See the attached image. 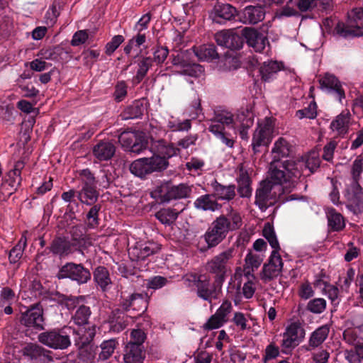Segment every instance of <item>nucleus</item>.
<instances>
[{"label": "nucleus", "mask_w": 363, "mask_h": 363, "mask_svg": "<svg viewBox=\"0 0 363 363\" xmlns=\"http://www.w3.org/2000/svg\"><path fill=\"white\" fill-rule=\"evenodd\" d=\"M79 179L82 183V186H89L96 185V182L94 174L89 169H84L79 171Z\"/></svg>", "instance_id": "nucleus-60"}, {"label": "nucleus", "mask_w": 363, "mask_h": 363, "mask_svg": "<svg viewBox=\"0 0 363 363\" xmlns=\"http://www.w3.org/2000/svg\"><path fill=\"white\" fill-rule=\"evenodd\" d=\"M262 235L267 239L270 246L273 248L272 251L279 252L281 247L273 225L269 223H265L262 230Z\"/></svg>", "instance_id": "nucleus-47"}, {"label": "nucleus", "mask_w": 363, "mask_h": 363, "mask_svg": "<svg viewBox=\"0 0 363 363\" xmlns=\"http://www.w3.org/2000/svg\"><path fill=\"white\" fill-rule=\"evenodd\" d=\"M193 185L181 183L174 185L170 182L162 183L157 186L152 193L155 197H157L160 202H169L171 200L190 198L192 193Z\"/></svg>", "instance_id": "nucleus-6"}, {"label": "nucleus", "mask_w": 363, "mask_h": 363, "mask_svg": "<svg viewBox=\"0 0 363 363\" xmlns=\"http://www.w3.org/2000/svg\"><path fill=\"white\" fill-rule=\"evenodd\" d=\"M101 352L99 354V360L105 361L113 353V339L104 340L100 345Z\"/></svg>", "instance_id": "nucleus-58"}, {"label": "nucleus", "mask_w": 363, "mask_h": 363, "mask_svg": "<svg viewBox=\"0 0 363 363\" xmlns=\"http://www.w3.org/2000/svg\"><path fill=\"white\" fill-rule=\"evenodd\" d=\"M274 118L267 117L262 122L258 123L254 132L251 145L254 154L260 152L262 147L265 148L269 147L274 137Z\"/></svg>", "instance_id": "nucleus-8"}, {"label": "nucleus", "mask_w": 363, "mask_h": 363, "mask_svg": "<svg viewBox=\"0 0 363 363\" xmlns=\"http://www.w3.org/2000/svg\"><path fill=\"white\" fill-rule=\"evenodd\" d=\"M150 150L155 159H160L164 162L162 167L165 170L169 164V159L179 154L180 149L172 143H169L164 139L155 140L151 138Z\"/></svg>", "instance_id": "nucleus-12"}, {"label": "nucleus", "mask_w": 363, "mask_h": 363, "mask_svg": "<svg viewBox=\"0 0 363 363\" xmlns=\"http://www.w3.org/2000/svg\"><path fill=\"white\" fill-rule=\"evenodd\" d=\"M238 125L236 128L239 129L240 138L243 140L248 138L247 130L254 123V113L249 111H242L237 114Z\"/></svg>", "instance_id": "nucleus-28"}, {"label": "nucleus", "mask_w": 363, "mask_h": 363, "mask_svg": "<svg viewBox=\"0 0 363 363\" xmlns=\"http://www.w3.org/2000/svg\"><path fill=\"white\" fill-rule=\"evenodd\" d=\"M211 124H220L225 128L236 129L238 125L237 116L234 118V115L227 110H217L214 112V116L211 120Z\"/></svg>", "instance_id": "nucleus-30"}, {"label": "nucleus", "mask_w": 363, "mask_h": 363, "mask_svg": "<svg viewBox=\"0 0 363 363\" xmlns=\"http://www.w3.org/2000/svg\"><path fill=\"white\" fill-rule=\"evenodd\" d=\"M193 56H194V51L192 52L190 50H186L185 51L181 52L176 56H174L172 59V63L174 65L180 66L182 68H184L191 63L194 62V61L191 59Z\"/></svg>", "instance_id": "nucleus-51"}, {"label": "nucleus", "mask_w": 363, "mask_h": 363, "mask_svg": "<svg viewBox=\"0 0 363 363\" xmlns=\"http://www.w3.org/2000/svg\"><path fill=\"white\" fill-rule=\"evenodd\" d=\"M211 186L213 191L212 194L217 201H230L233 200L236 196L235 184L223 185L214 179L211 182Z\"/></svg>", "instance_id": "nucleus-24"}, {"label": "nucleus", "mask_w": 363, "mask_h": 363, "mask_svg": "<svg viewBox=\"0 0 363 363\" xmlns=\"http://www.w3.org/2000/svg\"><path fill=\"white\" fill-rule=\"evenodd\" d=\"M22 354L36 363H50L53 361L52 352L42 346L28 343L22 348Z\"/></svg>", "instance_id": "nucleus-18"}, {"label": "nucleus", "mask_w": 363, "mask_h": 363, "mask_svg": "<svg viewBox=\"0 0 363 363\" xmlns=\"http://www.w3.org/2000/svg\"><path fill=\"white\" fill-rule=\"evenodd\" d=\"M18 319L20 324L26 328L36 331L43 330L45 328L44 310L40 302L28 306H21Z\"/></svg>", "instance_id": "nucleus-5"}, {"label": "nucleus", "mask_w": 363, "mask_h": 363, "mask_svg": "<svg viewBox=\"0 0 363 363\" xmlns=\"http://www.w3.org/2000/svg\"><path fill=\"white\" fill-rule=\"evenodd\" d=\"M153 60L151 57L141 56L138 60V69L135 76V81L140 82L146 76L149 69L153 65Z\"/></svg>", "instance_id": "nucleus-46"}, {"label": "nucleus", "mask_w": 363, "mask_h": 363, "mask_svg": "<svg viewBox=\"0 0 363 363\" xmlns=\"http://www.w3.org/2000/svg\"><path fill=\"white\" fill-rule=\"evenodd\" d=\"M116 264L118 265V272L123 277L128 278L129 277L134 276L137 274L138 269L128 262H121V263L117 262Z\"/></svg>", "instance_id": "nucleus-63"}, {"label": "nucleus", "mask_w": 363, "mask_h": 363, "mask_svg": "<svg viewBox=\"0 0 363 363\" xmlns=\"http://www.w3.org/2000/svg\"><path fill=\"white\" fill-rule=\"evenodd\" d=\"M77 193L78 199L80 201L87 205L94 204L99 197V192L96 190V184L89 186H82V189Z\"/></svg>", "instance_id": "nucleus-40"}, {"label": "nucleus", "mask_w": 363, "mask_h": 363, "mask_svg": "<svg viewBox=\"0 0 363 363\" xmlns=\"http://www.w3.org/2000/svg\"><path fill=\"white\" fill-rule=\"evenodd\" d=\"M194 55L200 60L211 61L219 59L220 56L214 44L202 45L194 48Z\"/></svg>", "instance_id": "nucleus-36"}, {"label": "nucleus", "mask_w": 363, "mask_h": 363, "mask_svg": "<svg viewBox=\"0 0 363 363\" xmlns=\"http://www.w3.org/2000/svg\"><path fill=\"white\" fill-rule=\"evenodd\" d=\"M56 277L60 280L69 279L81 285L87 283L91 279V274L89 269L82 264L70 262L60 267Z\"/></svg>", "instance_id": "nucleus-10"}, {"label": "nucleus", "mask_w": 363, "mask_h": 363, "mask_svg": "<svg viewBox=\"0 0 363 363\" xmlns=\"http://www.w3.org/2000/svg\"><path fill=\"white\" fill-rule=\"evenodd\" d=\"M350 119L349 111H344L331 122L330 128L333 130H336L339 135L344 136L348 133Z\"/></svg>", "instance_id": "nucleus-32"}, {"label": "nucleus", "mask_w": 363, "mask_h": 363, "mask_svg": "<svg viewBox=\"0 0 363 363\" xmlns=\"http://www.w3.org/2000/svg\"><path fill=\"white\" fill-rule=\"evenodd\" d=\"M121 298L123 300L122 302V304L123 307L127 309L129 307L133 306L135 305V303L136 301H141V302H146L147 299V294H138L135 293L132 294L130 296H128L126 298L123 296V293L121 292Z\"/></svg>", "instance_id": "nucleus-55"}, {"label": "nucleus", "mask_w": 363, "mask_h": 363, "mask_svg": "<svg viewBox=\"0 0 363 363\" xmlns=\"http://www.w3.org/2000/svg\"><path fill=\"white\" fill-rule=\"evenodd\" d=\"M320 162L319 156L316 152H313L308 155L304 165L313 174L319 169Z\"/></svg>", "instance_id": "nucleus-61"}, {"label": "nucleus", "mask_w": 363, "mask_h": 363, "mask_svg": "<svg viewBox=\"0 0 363 363\" xmlns=\"http://www.w3.org/2000/svg\"><path fill=\"white\" fill-rule=\"evenodd\" d=\"M179 211L174 208H163L155 213V218L165 225H172L178 218Z\"/></svg>", "instance_id": "nucleus-39"}, {"label": "nucleus", "mask_w": 363, "mask_h": 363, "mask_svg": "<svg viewBox=\"0 0 363 363\" xmlns=\"http://www.w3.org/2000/svg\"><path fill=\"white\" fill-rule=\"evenodd\" d=\"M363 170V155H358L354 161L353 162L352 166V177L353 179V186L354 189V192L356 193V190H359L360 191L363 190L361 186L359 184V181L361 177V174Z\"/></svg>", "instance_id": "nucleus-44"}, {"label": "nucleus", "mask_w": 363, "mask_h": 363, "mask_svg": "<svg viewBox=\"0 0 363 363\" xmlns=\"http://www.w3.org/2000/svg\"><path fill=\"white\" fill-rule=\"evenodd\" d=\"M238 17L240 21L245 24H257L264 19L265 10L260 5H250L238 13Z\"/></svg>", "instance_id": "nucleus-20"}, {"label": "nucleus", "mask_w": 363, "mask_h": 363, "mask_svg": "<svg viewBox=\"0 0 363 363\" xmlns=\"http://www.w3.org/2000/svg\"><path fill=\"white\" fill-rule=\"evenodd\" d=\"M320 84L322 87L330 89L341 103L342 99L345 97V91L338 79L333 74H326L323 78L320 79Z\"/></svg>", "instance_id": "nucleus-29"}, {"label": "nucleus", "mask_w": 363, "mask_h": 363, "mask_svg": "<svg viewBox=\"0 0 363 363\" xmlns=\"http://www.w3.org/2000/svg\"><path fill=\"white\" fill-rule=\"evenodd\" d=\"M215 40L219 46L233 51L240 50L244 45L242 33L238 34L230 30L216 33Z\"/></svg>", "instance_id": "nucleus-16"}, {"label": "nucleus", "mask_w": 363, "mask_h": 363, "mask_svg": "<svg viewBox=\"0 0 363 363\" xmlns=\"http://www.w3.org/2000/svg\"><path fill=\"white\" fill-rule=\"evenodd\" d=\"M167 127L172 131H188L191 128V122L189 119H186L183 121H169L167 123Z\"/></svg>", "instance_id": "nucleus-62"}, {"label": "nucleus", "mask_w": 363, "mask_h": 363, "mask_svg": "<svg viewBox=\"0 0 363 363\" xmlns=\"http://www.w3.org/2000/svg\"><path fill=\"white\" fill-rule=\"evenodd\" d=\"M281 69V64L277 61L270 60L263 62L259 68V73L262 79L265 82H268Z\"/></svg>", "instance_id": "nucleus-38"}, {"label": "nucleus", "mask_w": 363, "mask_h": 363, "mask_svg": "<svg viewBox=\"0 0 363 363\" xmlns=\"http://www.w3.org/2000/svg\"><path fill=\"white\" fill-rule=\"evenodd\" d=\"M287 335L296 339L297 340H302L305 336V330L300 325L299 323H292L287 326L284 332Z\"/></svg>", "instance_id": "nucleus-57"}, {"label": "nucleus", "mask_w": 363, "mask_h": 363, "mask_svg": "<svg viewBox=\"0 0 363 363\" xmlns=\"http://www.w3.org/2000/svg\"><path fill=\"white\" fill-rule=\"evenodd\" d=\"M283 262L279 252L272 251L267 262L264 263L260 273V277L268 282L277 277L283 268Z\"/></svg>", "instance_id": "nucleus-17"}, {"label": "nucleus", "mask_w": 363, "mask_h": 363, "mask_svg": "<svg viewBox=\"0 0 363 363\" xmlns=\"http://www.w3.org/2000/svg\"><path fill=\"white\" fill-rule=\"evenodd\" d=\"M194 207L199 211L215 212L220 210L222 205L216 201L213 194H206L194 201Z\"/></svg>", "instance_id": "nucleus-27"}, {"label": "nucleus", "mask_w": 363, "mask_h": 363, "mask_svg": "<svg viewBox=\"0 0 363 363\" xmlns=\"http://www.w3.org/2000/svg\"><path fill=\"white\" fill-rule=\"evenodd\" d=\"M262 260L263 259L259 255L253 254L252 252H250L245 257L247 268H251L252 271L254 272L259 268Z\"/></svg>", "instance_id": "nucleus-64"}, {"label": "nucleus", "mask_w": 363, "mask_h": 363, "mask_svg": "<svg viewBox=\"0 0 363 363\" xmlns=\"http://www.w3.org/2000/svg\"><path fill=\"white\" fill-rule=\"evenodd\" d=\"M335 30L345 38L363 36V8L353 9L348 16L347 23L338 22Z\"/></svg>", "instance_id": "nucleus-7"}, {"label": "nucleus", "mask_w": 363, "mask_h": 363, "mask_svg": "<svg viewBox=\"0 0 363 363\" xmlns=\"http://www.w3.org/2000/svg\"><path fill=\"white\" fill-rule=\"evenodd\" d=\"M63 52V48L56 45L48 49H42L37 55L45 60H57Z\"/></svg>", "instance_id": "nucleus-53"}, {"label": "nucleus", "mask_w": 363, "mask_h": 363, "mask_svg": "<svg viewBox=\"0 0 363 363\" xmlns=\"http://www.w3.org/2000/svg\"><path fill=\"white\" fill-rule=\"evenodd\" d=\"M303 164L293 160H285L282 162H270L271 184L281 185L290 182L294 184L302 175Z\"/></svg>", "instance_id": "nucleus-3"}, {"label": "nucleus", "mask_w": 363, "mask_h": 363, "mask_svg": "<svg viewBox=\"0 0 363 363\" xmlns=\"http://www.w3.org/2000/svg\"><path fill=\"white\" fill-rule=\"evenodd\" d=\"M125 363H143L145 359L144 346L127 345L123 356Z\"/></svg>", "instance_id": "nucleus-33"}, {"label": "nucleus", "mask_w": 363, "mask_h": 363, "mask_svg": "<svg viewBox=\"0 0 363 363\" xmlns=\"http://www.w3.org/2000/svg\"><path fill=\"white\" fill-rule=\"evenodd\" d=\"M185 281L189 287L195 288L199 298L209 303L218 298L221 294L223 284L215 279L211 282L209 275L206 274L189 273L185 276Z\"/></svg>", "instance_id": "nucleus-2"}, {"label": "nucleus", "mask_w": 363, "mask_h": 363, "mask_svg": "<svg viewBox=\"0 0 363 363\" xmlns=\"http://www.w3.org/2000/svg\"><path fill=\"white\" fill-rule=\"evenodd\" d=\"M94 279L97 286L105 294V296L111 300L112 293L109 291L112 287V281L108 270L102 266L96 267L94 272Z\"/></svg>", "instance_id": "nucleus-22"}, {"label": "nucleus", "mask_w": 363, "mask_h": 363, "mask_svg": "<svg viewBox=\"0 0 363 363\" xmlns=\"http://www.w3.org/2000/svg\"><path fill=\"white\" fill-rule=\"evenodd\" d=\"M291 152V146L287 140L283 138H279L274 144L272 150V161L274 162H281V158L287 157Z\"/></svg>", "instance_id": "nucleus-34"}, {"label": "nucleus", "mask_w": 363, "mask_h": 363, "mask_svg": "<svg viewBox=\"0 0 363 363\" xmlns=\"http://www.w3.org/2000/svg\"><path fill=\"white\" fill-rule=\"evenodd\" d=\"M159 250L160 247L154 242L140 244L128 249V256L133 261L143 260L157 253Z\"/></svg>", "instance_id": "nucleus-23"}, {"label": "nucleus", "mask_w": 363, "mask_h": 363, "mask_svg": "<svg viewBox=\"0 0 363 363\" xmlns=\"http://www.w3.org/2000/svg\"><path fill=\"white\" fill-rule=\"evenodd\" d=\"M79 350V356L82 361L86 363H91L95 359L98 347L94 344L77 348Z\"/></svg>", "instance_id": "nucleus-49"}, {"label": "nucleus", "mask_w": 363, "mask_h": 363, "mask_svg": "<svg viewBox=\"0 0 363 363\" xmlns=\"http://www.w3.org/2000/svg\"><path fill=\"white\" fill-rule=\"evenodd\" d=\"M326 308V301L322 298H315L310 300L306 306V309L315 314L322 313Z\"/></svg>", "instance_id": "nucleus-54"}, {"label": "nucleus", "mask_w": 363, "mask_h": 363, "mask_svg": "<svg viewBox=\"0 0 363 363\" xmlns=\"http://www.w3.org/2000/svg\"><path fill=\"white\" fill-rule=\"evenodd\" d=\"M71 335L73 336L74 345L77 348L93 345L92 342L96 335V326L79 327L77 329L73 328Z\"/></svg>", "instance_id": "nucleus-21"}, {"label": "nucleus", "mask_w": 363, "mask_h": 363, "mask_svg": "<svg viewBox=\"0 0 363 363\" xmlns=\"http://www.w3.org/2000/svg\"><path fill=\"white\" fill-rule=\"evenodd\" d=\"M208 129L225 145L229 147L233 146V139L230 138V135L225 132L224 128L220 124H211Z\"/></svg>", "instance_id": "nucleus-45"}, {"label": "nucleus", "mask_w": 363, "mask_h": 363, "mask_svg": "<svg viewBox=\"0 0 363 363\" xmlns=\"http://www.w3.org/2000/svg\"><path fill=\"white\" fill-rule=\"evenodd\" d=\"M145 111L143 102L137 101L133 105L127 107L119 116L122 121L140 118Z\"/></svg>", "instance_id": "nucleus-41"}, {"label": "nucleus", "mask_w": 363, "mask_h": 363, "mask_svg": "<svg viewBox=\"0 0 363 363\" xmlns=\"http://www.w3.org/2000/svg\"><path fill=\"white\" fill-rule=\"evenodd\" d=\"M26 247V240L21 238L18 243L9 251V260L11 264H16L21 259L25 247Z\"/></svg>", "instance_id": "nucleus-52"}, {"label": "nucleus", "mask_w": 363, "mask_h": 363, "mask_svg": "<svg viewBox=\"0 0 363 363\" xmlns=\"http://www.w3.org/2000/svg\"><path fill=\"white\" fill-rule=\"evenodd\" d=\"M118 141L125 150L140 154L149 147L148 137L143 131H123L118 135Z\"/></svg>", "instance_id": "nucleus-9"}, {"label": "nucleus", "mask_w": 363, "mask_h": 363, "mask_svg": "<svg viewBox=\"0 0 363 363\" xmlns=\"http://www.w3.org/2000/svg\"><path fill=\"white\" fill-rule=\"evenodd\" d=\"M72 239L69 240L73 245H76L77 250L83 252L91 245V238L86 234L85 227L83 225H75L70 231Z\"/></svg>", "instance_id": "nucleus-25"}, {"label": "nucleus", "mask_w": 363, "mask_h": 363, "mask_svg": "<svg viewBox=\"0 0 363 363\" xmlns=\"http://www.w3.org/2000/svg\"><path fill=\"white\" fill-rule=\"evenodd\" d=\"M236 16H238V12L235 6L219 1L216 2L211 12L213 22L220 24L235 20Z\"/></svg>", "instance_id": "nucleus-19"}, {"label": "nucleus", "mask_w": 363, "mask_h": 363, "mask_svg": "<svg viewBox=\"0 0 363 363\" xmlns=\"http://www.w3.org/2000/svg\"><path fill=\"white\" fill-rule=\"evenodd\" d=\"M317 108L316 102L312 101L307 107L296 111L295 116L300 120L303 118L315 119L318 116Z\"/></svg>", "instance_id": "nucleus-50"}, {"label": "nucleus", "mask_w": 363, "mask_h": 363, "mask_svg": "<svg viewBox=\"0 0 363 363\" xmlns=\"http://www.w3.org/2000/svg\"><path fill=\"white\" fill-rule=\"evenodd\" d=\"M238 192L242 198H248L252 195L251 178L246 171L241 169L237 178Z\"/></svg>", "instance_id": "nucleus-37"}, {"label": "nucleus", "mask_w": 363, "mask_h": 363, "mask_svg": "<svg viewBox=\"0 0 363 363\" xmlns=\"http://www.w3.org/2000/svg\"><path fill=\"white\" fill-rule=\"evenodd\" d=\"M100 207L93 206L86 214V225L89 228H95L99 225V211Z\"/></svg>", "instance_id": "nucleus-59"}, {"label": "nucleus", "mask_w": 363, "mask_h": 363, "mask_svg": "<svg viewBox=\"0 0 363 363\" xmlns=\"http://www.w3.org/2000/svg\"><path fill=\"white\" fill-rule=\"evenodd\" d=\"M144 281V284L146 286L147 289H151L153 290L160 289L166 286L169 282L167 278L160 275L150 277L145 279Z\"/></svg>", "instance_id": "nucleus-56"}, {"label": "nucleus", "mask_w": 363, "mask_h": 363, "mask_svg": "<svg viewBox=\"0 0 363 363\" xmlns=\"http://www.w3.org/2000/svg\"><path fill=\"white\" fill-rule=\"evenodd\" d=\"M330 332L329 327L326 325H322L315 330L310 336L307 345L305 348L307 351H311L321 345L327 339Z\"/></svg>", "instance_id": "nucleus-31"}, {"label": "nucleus", "mask_w": 363, "mask_h": 363, "mask_svg": "<svg viewBox=\"0 0 363 363\" xmlns=\"http://www.w3.org/2000/svg\"><path fill=\"white\" fill-rule=\"evenodd\" d=\"M233 257V250H228L215 256L206 264V270L215 275L216 282L223 284L226 277L227 263Z\"/></svg>", "instance_id": "nucleus-13"}, {"label": "nucleus", "mask_w": 363, "mask_h": 363, "mask_svg": "<svg viewBox=\"0 0 363 363\" xmlns=\"http://www.w3.org/2000/svg\"><path fill=\"white\" fill-rule=\"evenodd\" d=\"M73 328L65 326L61 328H54L38 335L40 343L54 350H66L71 345V333Z\"/></svg>", "instance_id": "nucleus-4"}, {"label": "nucleus", "mask_w": 363, "mask_h": 363, "mask_svg": "<svg viewBox=\"0 0 363 363\" xmlns=\"http://www.w3.org/2000/svg\"><path fill=\"white\" fill-rule=\"evenodd\" d=\"M328 227L332 231H340L345 227L343 216L334 208H330L327 213Z\"/></svg>", "instance_id": "nucleus-42"}, {"label": "nucleus", "mask_w": 363, "mask_h": 363, "mask_svg": "<svg viewBox=\"0 0 363 363\" xmlns=\"http://www.w3.org/2000/svg\"><path fill=\"white\" fill-rule=\"evenodd\" d=\"M75 247L76 245H73L69 239L57 237L52 241L50 250L55 255L65 256L78 251Z\"/></svg>", "instance_id": "nucleus-26"}, {"label": "nucleus", "mask_w": 363, "mask_h": 363, "mask_svg": "<svg viewBox=\"0 0 363 363\" xmlns=\"http://www.w3.org/2000/svg\"><path fill=\"white\" fill-rule=\"evenodd\" d=\"M244 42L255 52H262L266 45H269L267 35L252 27H245L242 30Z\"/></svg>", "instance_id": "nucleus-15"}, {"label": "nucleus", "mask_w": 363, "mask_h": 363, "mask_svg": "<svg viewBox=\"0 0 363 363\" xmlns=\"http://www.w3.org/2000/svg\"><path fill=\"white\" fill-rule=\"evenodd\" d=\"M242 221L240 213L230 209L226 215L217 217L210 225L204 234V239L208 248L220 244L230 231L236 230L242 226Z\"/></svg>", "instance_id": "nucleus-1"}, {"label": "nucleus", "mask_w": 363, "mask_h": 363, "mask_svg": "<svg viewBox=\"0 0 363 363\" xmlns=\"http://www.w3.org/2000/svg\"><path fill=\"white\" fill-rule=\"evenodd\" d=\"M91 310L89 306L82 305L76 311L72 316V320L79 326L88 324V320L91 315Z\"/></svg>", "instance_id": "nucleus-48"}, {"label": "nucleus", "mask_w": 363, "mask_h": 363, "mask_svg": "<svg viewBox=\"0 0 363 363\" xmlns=\"http://www.w3.org/2000/svg\"><path fill=\"white\" fill-rule=\"evenodd\" d=\"M276 192L273 191L272 184L269 181L262 182L255 191V204L262 212L269 206H274L277 201Z\"/></svg>", "instance_id": "nucleus-14"}, {"label": "nucleus", "mask_w": 363, "mask_h": 363, "mask_svg": "<svg viewBox=\"0 0 363 363\" xmlns=\"http://www.w3.org/2000/svg\"><path fill=\"white\" fill-rule=\"evenodd\" d=\"M21 177L11 175V172H9L6 177L2 180L1 190L3 192L9 191L8 194L11 195L21 186Z\"/></svg>", "instance_id": "nucleus-43"}, {"label": "nucleus", "mask_w": 363, "mask_h": 363, "mask_svg": "<svg viewBox=\"0 0 363 363\" xmlns=\"http://www.w3.org/2000/svg\"><path fill=\"white\" fill-rule=\"evenodd\" d=\"M94 155L100 161H107L113 157V143L112 141H101L93 148Z\"/></svg>", "instance_id": "nucleus-35"}, {"label": "nucleus", "mask_w": 363, "mask_h": 363, "mask_svg": "<svg viewBox=\"0 0 363 363\" xmlns=\"http://www.w3.org/2000/svg\"><path fill=\"white\" fill-rule=\"evenodd\" d=\"M163 160L153 157H143L133 161L130 165V172L140 178H145L146 176L154 172H161L162 167L164 165Z\"/></svg>", "instance_id": "nucleus-11"}]
</instances>
